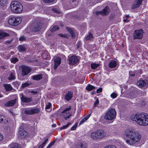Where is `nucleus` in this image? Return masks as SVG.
<instances>
[{
  "instance_id": "obj_1",
  "label": "nucleus",
  "mask_w": 148,
  "mask_h": 148,
  "mask_svg": "<svg viewBox=\"0 0 148 148\" xmlns=\"http://www.w3.org/2000/svg\"><path fill=\"white\" fill-rule=\"evenodd\" d=\"M126 136V141L130 145H133L138 142L141 138V136L138 132L127 130L125 132Z\"/></svg>"
},
{
  "instance_id": "obj_2",
  "label": "nucleus",
  "mask_w": 148,
  "mask_h": 148,
  "mask_svg": "<svg viewBox=\"0 0 148 148\" xmlns=\"http://www.w3.org/2000/svg\"><path fill=\"white\" fill-rule=\"evenodd\" d=\"M131 119L132 121H136L139 125L146 126L148 125V115L145 113L133 114L131 116Z\"/></svg>"
},
{
  "instance_id": "obj_3",
  "label": "nucleus",
  "mask_w": 148,
  "mask_h": 148,
  "mask_svg": "<svg viewBox=\"0 0 148 148\" xmlns=\"http://www.w3.org/2000/svg\"><path fill=\"white\" fill-rule=\"evenodd\" d=\"M10 8L12 11L17 13L21 12L23 9L22 5L21 4L16 1H13L12 2Z\"/></svg>"
},
{
  "instance_id": "obj_4",
  "label": "nucleus",
  "mask_w": 148,
  "mask_h": 148,
  "mask_svg": "<svg viewBox=\"0 0 148 148\" xmlns=\"http://www.w3.org/2000/svg\"><path fill=\"white\" fill-rule=\"evenodd\" d=\"M21 18L14 16L10 17L8 20V23L10 25L16 26L21 22Z\"/></svg>"
},
{
  "instance_id": "obj_5",
  "label": "nucleus",
  "mask_w": 148,
  "mask_h": 148,
  "mask_svg": "<svg viewBox=\"0 0 148 148\" xmlns=\"http://www.w3.org/2000/svg\"><path fill=\"white\" fill-rule=\"evenodd\" d=\"M116 114V112L115 110L113 109H110L106 114L104 119L108 120H112L114 118Z\"/></svg>"
},
{
  "instance_id": "obj_6",
  "label": "nucleus",
  "mask_w": 148,
  "mask_h": 148,
  "mask_svg": "<svg viewBox=\"0 0 148 148\" xmlns=\"http://www.w3.org/2000/svg\"><path fill=\"white\" fill-rule=\"evenodd\" d=\"M20 68L21 70V75L23 76L27 75L32 70L30 68L25 65H22Z\"/></svg>"
},
{
  "instance_id": "obj_7",
  "label": "nucleus",
  "mask_w": 148,
  "mask_h": 148,
  "mask_svg": "<svg viewBox=\"0 0 148 148\" xmlns=\"http://www.w3.org/2000/svg\"><path fill=\"white\" fill-rule=\"evenodd\" d=\"M143 34V31L142 29L135 30L133 34L134 39H142Z\"/></svg>"
},
{
  "instance_id": "obj_8",
  "label": "nucleus",
  "mask_w": 148,
  "mask_h": 148,
  "mask_svg": "<svg viewBox=\"0 0 148 148\" xmlns=\"http://www.w3.org/2000/svg\"><path fill=\"white\" fill-rule=\"evenodd\" d=\"M40 111V109L38 108H28L25 110L24 113L26 114L32 115L38 113Z\"/></svg>"
},
{
  "instance_id": "obj_9",
  "label": "nucleus",
  "mask_w": 148,
  "mask_h": 148,
  "mask_svg": "<svg viewBox=\"0 0 148 148\" xmlns=\"http://www.w3.org/2000/svg\"><path fill=\"white\" fill-rule=\"evenodd\" d=\"M53 60L55 63L53 68L54 70H56L60 64L62 59L59 57L55 56L53 57Z\"/></svg>"
},
{
  "instance_id": "obj_10",
  "label": "nucleus",
  "mask_w": 148,
  "mask_h": 148,
  "mask_svg": "<svg viewBox=\"0 0 148 148\" xmlns=\"http://www.w3.org/2000/svg\"><path fill=\"white\" fill-rule=\"evenodd\" d=\"M19 96L22 101L25 103H28L32 101L31 97H29L24 96L23 93H21Z\"/></svg>"
},
{
  "instance_id": "obj_11",
  "label": "nucleus",
  "mask_w": 148,
  "mask_h": 148,
  "mask_svg": "<svg viewBox=\"0 0 148 148\" xmlns=\"http://www.w3.org/2000/svg\"><path fill=\"white\" fill-rule=\"evenodd\" d=\"M41 27V24L40 22L35 23L33 24L32 29L34 32H37L40 30Z\"/></svg>"
},
{
  "instance_id": "obj_12",
  "label": "nucleus",
  "mask_w": 148,
  "mask_h": 148,
  "mask_svg": "<svg viewBox=\"0 0 148 148\" xmlns=\"http://www.w3.org/2000/svg\"><path fill=\"white\" fill-rule=\"evenodd\" d=\"M69 63L71 65L76 64L79 61V59L76 56H73L70 57L69 59Z\"/></svg>"
},
{
  "instance_id": "obj_13",
  "label": "nucleus",
  "mask_w": 148,
  "mask_h": 148,
  "mask_svg": "<svg viewBox=\"0 0 148 148\" xmlns=\"http://www.w3.org/2000/svg\"><path fill=\"white\" fill-rule=\"evenodd\" d=\"M110 11L109 7L107 6L101 11L97 12V14H101L102 16H106L108 15Z\"/></svg>"
},
{
  "instance_id": "obj_14",
  "label": "nucleus",
  "mask_w": 148,
  "mask_h": 148,
  "mask_svg": "<svg viewBox=\"0 0 148 148\" xmlns=\"http://www.w3.org/2000/svg\"><path fill=\"white\" fill-rule=\"evenodd\" d=\"M143 1V0H136L132 5V9H134L139 7L142 4Z\"/></svg>"
},
{
  "instance_id": "obj_15",
  "label": "nucleus",
  "mask_w": 148,
  "mask_h": 148,
  "mask_svg": "<svg viewBox=\"0 0 148 148\" xmlns=\"http://www.w3.org/2000/svg\"><path fill=\"white\" fill-rule=\"evenodd\" d=\"M147 84V80H140L137 83V85L139 88H142L145 87Z\"/></svg>"
},
{
  "instance_id": "obj_16",
  "label": "nucleus",
  "mask_w": 148,
  "mask_h": 148,
  "mask_svg": "<svg viewBox=\"0 0 148 148\" xmlns=\"http://www.w3.org/2000/svg\"><path fill=\"white\" fill-rule=\"evenodd\" d=\"M96 133L99 139L103 138L105 135L104 131L102 130H99L96 131Z\"/></svg>"
},
{
  "instance_id": "obj_17",
  "label": "nucleus",
  "mask_w": 148,
  "mask_h": 148,
  "mask_svg": "<svg viewBox=\"0 0 148 148\" xmlns=\"http://www.w3.org/2000/svg\"><path fill=\"white\" fill-rule=\"evenodd\" d=\"M16 99H14L7 101L4 104L5 106H12L14 105L16 103Z\"/></svg>"
},
{
  "instance_id": "obj_18",
  "label": "nucleus",
  "mask_w": 148,
  "mask_h": 148,
  "mask_svg": "<svg viewBox=\"0 0 148 148\" xmlns=\"http://www.w3.org/2000/svg\"><path fill=\"white\" fill-rule=\"evenodd\" d=\"M8 122V119L3 115H0V123L6 124Z\"/></svg>"
},
{
  "instance_id": "obj_19",
  "label": "nucleus",
  "mask_w": 148,
  "mask_h": 148,
  "mask_svg": "<svg viewBox=\"0 0 148 148\" xmlns=\"http://www.w3.org/2000/svg\"><path fill=\"white\" fill-rule=\"evenodd\" d=\"M15 73L14 71L12 70L9 73V76L8 78V80H11L15 79Z\"/></svg>"
},
{
  "instance_id": "obj_20",
  "label": "nucleus",
  "mask_w": 148,
  "mask_h": 148,
  "mask_svg": "<svg viewBox=\"0 0 148 148\" xmlns=\"http://www.w3.org/2000/svg\"><path fill=\"white\" fill-rule=\"evenodd\" d=\"M19 134L22 138H25L28 135L27 133L24 129H21L19 130Z\"/></svg>"
},
{
  "instance_id": "obj_21",
  "label": "nucleus",
  "mask_w": 148,
  "mask_h": 148,
  "mask_svg": "<svg viewBox=\"0 0 148 148\" xmlns=\"http://www.w3.org/2000/svg\"><path fill=\"white\" fill-rule=\"evenodd\" d=\"M42 77V74H39L32 76V78L34 80L37 81L41 79Z\"/></svg>"
},
{
  "instance_id": "obj_22",
  "label": "nucleus",
  "mask_w": 148,
  "mask_h": 148,
  "mask_svg": "<svg viewBox=\"0 0 148 148\" xmlns=\"http://www.w3.org/2000/svg\"><path fill=\"white\" fill-rule=\"evenodd\" d=\"M116 65V62L114 60H111L108 64V66L110 68L115 67Z\"/></svg>"
},
{
  "instance_id": "obj_23",
  "label": "nucleus",
  "mask_w": 148,
  "mask_h": 148,
  "mask_svg": "<svg viewBox=\"0 0 148 148\" xmlns=\"http://www.w3.org/2000/svg\"><path fill=\"white\" fill-rule=\"evenodd\" d=\"M72 95L73 93L71 91L68 92L65 95V99L68 101L70 100L72 98Z\"/></svg>"
},
{
  "instance_id": "obj_24",
  "label": "nucleus",
  "mask_w": 148,
  "mask_h": 148,
  "mask_svg": "<svg viewBox=\"0 0 148 148\" xmlns=\"http://www.w3.org/2000/svg\"><path fill=\"white\" fill-rule=\"evenodd\" d=\"M8 34L3 31H0V40L4 38L5 37L9 36Z\"/></svg>"
},
{
  "instance_id": "obj_25",
  "label": "nucleus",
  "mask_w": 148,
  "mask_h": 148,
  "mask_svg": "<svg viewBox=\"0 0 148 148\" xmlns=\"http://www.w3.org/2000/svg\"><path fill=\"white\" fill-rule=\"evenodd\" d=\"M91 138L94 140L99 139L98 137L97 136V134L96 133V131L91 133Z\"/></svg>"
},
{
  "instance_id": "obj_26",
  "label": "nucleus",
  "mask_w": 148,
  "mask_h": 148,
  "mask_svg": "<svg viewBox=\"0 0 148 148\" xmlns=\"http://www.w3.org/2000/svg\"><path fill=\"white\" fill-rule=\"evenodd\" d=\"M10 148H20V145L16 143H11L9 145Z\"/></svg>"
},
{
  "instance_id": "obj_27",
  "label": "nucleus",
  "mask_w": 148,
  "mask_h": 148,
  "mask_svg": "<svg viewBox=\"0 0 148 148\" xmlns=\"http://www.w3.org/2000/svg\"><path fill=\"white\" fill-rule=\"evenodd\" d=\"M4 86L6 91H10L12 90L13 89L12 86L10 84H5L4 85Z\"/></svg>"
},
{
  "instance_id": "obj_28",
  "label": "nucleus",
  "mask_w": 148,
  "mask_h": 148,
  "mask_svg": "<svg viewBox=\"0 0 148 148\" xmlns=\"http://www.w3.org/2000/svg\"><path fill=\"white\" fill-rule=\"evenodd\" d=\"M71 109V106H69V107L66 108L62 112V113L63 114V115L64 114H69V113L68 112V111L70 110Z\"/></svg>"
},
{
  "instance_id": "obj_29",
  "label": "nucleus",
  "mask_w": 148,
  "mask_h": 148,
  "mask_svg": "<svg viewBox=\"0 0 148 148\" xmlns=\"http://www.w3.org/2000/svg\"><path fill=\"white\" fill-rule=\"evenodd\" d=\"M99 64H96L95 63H92L91 64V68L92 69H95L97 67L99 66Z\"/></svg>"
},
{
  "instance_id": "obj_30",
  "label": "nucleus",
  "mask_w": 148,
  "mask_h": 148,
  "mask_svg": "<svg viewBox=\"0 0 148 148\" xmlns=\"http://www.w3.org/2000/svg\"><path fill=\"white\" fill-rule=\"evenodd\" d=\"M75 109H74V112L72 113V112H71V113H70L69 115H67L66 116L65 115H63L65 119L66 120H67L68 119H69L70 118V116H73L74 114H75Z\"/></svg>"
},
{
  "instance_id": "obj_31",
  "label": "nucleus",
  "mask_w": 148,
  "mask_h": 148,
  "mask_svg": "<svg viewBox=\"0 0 148 148\" xmlns=\"http://www.w3.org/2000/svg\"><path fill=\"white\" fill-rule=\"evenodd\" d=\"M93 38L92 34L91 33H89L87 36L85 37V39L86 40H91Z\"/></svg>"
},
{
  "instance_id": "obj_32",
  "label": "nucleus",
  "mask_w": 148,
  "mask_h": 148,
  "mask_svg": "<svg viewBox=\"0 0 148 148\" xmlns=\"http://www.w3.org/2000/svg\"><path fill=\"white\" fill-rule=\"evenodd\" d=\"M86 89L88 90H91L95 89V87L90 84H88L86 87Z\"/></svg>"
},
{
  "instance_id": "obj_33",
  "label": "nucleus",
  "mask_w": 148,
  "mask_h": 148,
  "mask_svg": "<svg viewBox=\"0 0 148 148\" xmlns=\"http://www.w3.org/2000/svg\"><path fill=\"white\" fill-rule=\"evenodd\" d=\"M7 4V0H0V5L1 6H5Z\"/></svg>"
},
{
  "instance_id": "obj_34",
  "label": "nucleus",
  "mask_w": 148,
  "mask_h": 148,
  "mask_svg": "<svg viewBox=\"0 0 148 148\" xmlns=\"http://www.w3.org/2000/svg\"><path fill=\"white\" fill-rule=\"evenodd\" d=\"M59 29V27L58 25H55L54 26L53 28L51 29V32H53L56 31V30H58Z\"/></svg>"
},
{
  "instance_id": "obj_35",
  "label": "nucleus",
  "mask_w": 148,
  "mask_h": 148,
  "mask_svg": "<svg viewBox=\"0 0 148 148\" xmlns=\"http://www.w3.org/2000/svg\"><path fill=\"white\" fill-rule=\"evenodd\" d=\"M71 124L70 123H68L66 125H64L60 128V129L61 130H62L66 129Z\"/></svg>"
},
{
  "instance_id": "obj_36",
  "label": "nucleus",
  "mask_w": 148,
  "mask_h": 148,
  "mask_svg": "<svg viewBox=\"0 0 148 148\" xmlns=\"http://www.w3.org/2000/svg\"><path fill=\"white\" fill-rule=\"evenodd\" d=\"M10 61L12 63L15 64L16 62L18 61V60L17 58L16 57H14L12 58Z\"/></svg>"
},
{
  "instance_id": "obj_37",
  "label": "nucleus",
  "mask_w": 148,
  "mask_h": 148,
  "mask_svg": "<svg viewBox=\"0 0 148 148\" xmlns=\"http://www.w3.org/2000/svg\"><path fill=\"white\" fill-rule=\"evenodd\" d=\"M18 49L19 51L21 52L24 51L25 50V47L22 46H19L18 47Z\"/></svg>"
},
{
  "instance_id": "obj_38",
  "label": "nucleus",
  "mask_w": 148,
  "mask_h": 148,
  "mask_svg": "<svg viewBox=\"0 0 148 148\" xmlns=\"http://www.w3.org/2000/svg\"><path fill=\"white\" fill-rule=\"evenodd\" d=\"M51 106V103L49 102H48L46 104L45 106V109L47 112H49L47 110L49 109L50 108Z\"/></svg>"
},
{
  "instance_id": "obj_39",
  "label": "nucleus",
  "mask_w": 148,
  "mask_h": 148,
  "mask_svg": "<svg viewBox=\"0 0 148 148\" xmlns=\"http://www.w3.org/2000/svg\"><path fill=\"white\" fill-rule=\"evenodd\" d=\"M99 103V99L98 98H97L95 102L94 103V105L93 106V108H94L95 107L97 106L98 105Z\"/></svg>"
},
{
  "instance_id": "obj_40",
  "label": "nucleus",
  "mask_w": 148,
  "mask_h": 148,
  "mask_svg": "<svg viewBox=\"0 0 148 148\" xmlns=\"http://www.w3.org/2000/svg\"><path fill=\"white\" fill-rule=\"evenodd\" d=\"M117 95H118L117 93L115 92H113L110 95V97L114 99L117 97Z\"/></svg>"
},
{
  "instance_id": "obj_41",
  "label": "nucleus",
  "mask_w": 148,
  "mask_h": 148,
  "mask_svg": "<svg viewBox=\"0 0 148 148\" xmlns=\"http://www.w3.org/2000/svg\"><path fill=\"white\" fill-rule=\"evenodd\" d=\"M29 83L27 82H26L22 84L21 87L22 88H24L26 87L29 86Z\"/></svg>"
},
{
  "instance_id": "obj_42",
  "label": "nucleus",
  "mask_w": 148,
  "mask_h": 148,
  "mask_svg": "<svg viewBox=\"0 0 148 148\" xmlns=\"http://www.w3.org/2000/svg\"><path fill=\"white\" fill-rule=\"evenodd\" d=\"M55 142V141H53L49 144L48 146L46 148H50L51 147L54 145Z\"/></svg>"
},
{
  "instance_id": "obj_43",
  "label": "nucleus",
  "mask_w": 148,
  "mask_h": 148,
  "mask_svg": "<svg viewBox=\"0 0 148 148\" xmlns=\"http://www.w3.org/2000/svg\"><path fill=\"white\" fill-rule=\"evenodd\" d=\"M77 123H75V124L71 128V130H75L76 129V128L77 126Z\"/></svg>"
},
{
  "instance_id": "obj_44",
  "label": "nucleus",
  "mask_w": 148,
  "mask_h": 148,
  "mask_svg": "<svg viewBox=\"0 0 148 148\" xmlns=\"http://www.w3.org/2000/svg\"><path fill=\"white\" fill-rule=\"evenodd\" d=\"M104 148H117L116 146L113 145H109L105 147Z\"/></svg>"
},
{
  "instance_id": "obj_45",
  "label": "nucleus",
  "mask_w": 148,
  "mask_h": 148,
  "mask_svg": "<svg viewBox=\"0 0 148 148\" xmlns=\"http://www.w3.org/2000/svg\"><path fill=\"white\" fill-rule=\"evenodd\" d=\"M129 74L130 76H135V72L134 71H130L129 72Z\"/></svg>"
},
{
  "instance_id": "obj_46",
  "label": "nucleus",
  "mask_w": 148,
  "mask_h": 148,
  "mask_svg": "<svg viewBox=\"0 0 148 148\" xmlns=\"http://www.w3.org/2000/svg\"><path fill=\"white\" fill-rule=\"evenodd\" d=\"M54 0H43V1L46 3H49L53 2Z\"/></svg>"
},
{
  "instance_id": "obj_47",
  "label": "nucleus",
  "mask_w": 148,
  "mask_h": 148,
  "mask_svg": "<svg viewBox=\"0 0 148 148\" xmlns=\"http://www.w3.org/2000/svg\"><path fill=\"white\" fill-rule=\"evenodd\" d=\"M79 148H86V146L85 145H84L83 144H81L79 146Z\"/></svg>"
},
{
  "instance_id": "obj_48",
  "label": "nucleus",
  "mask_w": 148,
  "mask_h": 148,
  "mask_svg": "<svg viewBox=\"0 0 148 148\" xmlns=\"http://www.w3.org/2000/svg\"><path fill=\"white\" fill-rule=\"evenodd\" d=\"M30 92L34 95H36L38 93V91L35 90H32Z\"/></svg>"
},
{
  "instance_id": "obj_49",
  "label": "nucleus",
  "mask_w": 148,
  "mask_h": 148,
  "mask_svg": "<svg viewBox=\"0 0 148 148\" xmlns=\"http://www.w3.org/2000/svg\"><path fill=\"white\" fill-rule=\"evenodd\" d=\"M102 88H99L97 90V93H99L102 92Z\"/></svg>"
},
{
  "instance_id": "obj_50",
  "label": "nucleus",
  "mask_w": 148,
  "mask_h": 148,
  "mask_svg": "<svg viewBox=\"0 0 148 148\" xmlns=\"http://www.w3.org/2000/svg\"><path fill=\"white\" fill-rule=\"evenodd\" d=\"M25 38L24 36H21L19 38V40L21 41H23L25 40Z\"/></svg>"
},
{
  "instance_id": "obj_51",
  "label": "nucleus",
  "mask_w": 148,
  "mask_h": 148,
  "mask_svg": "<svg viewBox=\"0 0 148 148\" xmlns=\"http://www.w3.org/2000/svg\"><path fill=\"white\" fill-rule=\"evenodd\" d=\"M91 115L90 114H89L87 115L85 118H84V120L86 121L89 118Z\"/></svg>"
},
{
  "instance_id": "obj_52",
  "label": "nucleus",
  "mask_w": 148,
  "mask_h": 148,
  "mask_svg": "<svg viewBox=\"0 0 148 148\" xmlns=\"http://www.w3.org/2000/svg\"><path fill=\"white\" fill-rule=\"evenodd\" d=\"M70 33L71 34V35L72 37H73L75 36V33H74L73 32V30L72 31H70Z\"/></svg>"
},
{
  "instance_id": "obj_53",
  "label": "nucleus",
  "mask_w": 148,
  "mask_h": 148,
  "mask_svg": "<svg viewBox=\"0 0 148 148\" xmlns=\"http://www.w3.org/2000/svg\"><path fill=\"white\" fill-rule=\"evenodd\" d=\"M53 11L55 12H56V13H59L60 12H59V11L58 10H57V9H53Z\"/></svg>"
},
{
  "instance_id": "obj_54",
  "label": "nucleus",
  "mask_w": 148,
  "mask_h": 148,
  "mask_svg": "<svg viewBox=\"0 0 148 148\" xmlns=\"http://www.w3.org/2000/svg\"><path fill=\"white\" fill-rule=\"evenodd\" d=\"M14 85L17 86V85H19V84L18 83V82L16 81L15 82H14L12 83Z\"/></svg>"
},
{
  "instance_id": "obj_55",
  "label": "nucleus",
  "mask_w": 148,
  "mask_h": 148,
  "mask_svg": "<svg viewBox=\"0 0 148 148\" xmlns=\"http://www.w3.org/2000/svg\"><path fill=\"white\" fill-rule=\"evenodd\" d=\"M3 138V136L0 133V141L2 140Z\"/></svg>"
},
{
  "instance_id": "obj_56",
  "label": "nucleus",
  "mask_w": 148,
  "mask_h": 148,
  "mask_svg": "<svg viewBox=\"0 0 148 148\" xmlns=\"http://www.w3.org/2000/svg\"><path fill=\"white\" fill-rule=\"evenodd\" d=\"M86 121L85 120H84V119H83L81 121H80V123H79V124L80 125H82V124L84 122Z\"/></svg>"
},
{
  "instance_id": "obj_57",
  "label": "nucleus",
  "mask_w": 148,
  "mask_h": 148,
  "mask_svg": "<svg viewBox=\"0 0 148 148\" xmlns=\"http://www.w3.org/2000/svg\"><path fill=\"white\" fill-rule=\"evenodd\" d=\"M62 81L63 82H64V84H66V83L68 82V81H67V79H63Z\"/></svg>"
},
{
  "instance_id": "obj_58",
  "label": "nucleus",
  "mask_w": 148,
  "mask_h": 148,
  "mask_svg": "<svg viewBox=\"0 0 148 148\" xmlns=\"http://www.w3.org/2000/svg\"><path fill=\"white\" fill-rule=\"evenodd\" d=\"M45 145L42 143V144L40 145L38 148H42Z\"/></svg>"
},
{
  "instance_id": "obj_59",
  "label": "nucleus",
  "mask_w": 148,
  "mask_h": 148,
  "mask_svg": "<svg viewBox=\"0 0 148 148\" xmlns=\"http://www.w3.org/2000/svg\"><path fill=\"white\" fill-rule=\"evenodd\" d=\"M48 141V139L46 138L44 142L43 143V144H44L45 145L46 144V143H47V142Z\"/></svg>"
},
{
  "instance_id": "obj_60",
  "label": "nucleus",
  "mask_w": 148,
  "mask_h": 148,
  "mask_svg": "<svg viewBox=\"0 0 148 148\" xmlns=\"http://www.w3.org/2000/svg\"><path fill=\"white\" fill-rule=\"evenodd\" d=\"M123 21L124 22H128L129 21V20L127 18H126L125 19H124L123 20Z\"/></svg>"
},
{
  "instance_id": "obj_61",
  "label": "nucleus",
  "mask_w": 148,
  "mask_h": 148,
  "mask_svg": "<svg viewBox=\"0 0 148 148\" xmlns=\"http://www.w3.org/2000/svg\"><path fill=\"white\" fill-rule=\"evenodd\" d=\"M67 30L70 32V31H72V29L69 27H67L66 28Z\"/></svg>"
},
{
  "instance_id": "obj_62",
  "label": "nucleus",
  "mask_w": 148,
  "mask_h": 148,
  "mask_svg": "<svg viewBox=\"0 0 148 148\" xmlns=\"http://www.w3.org/2000/svg\"><path fill=\"white\" fill-rule=\"evenodd\" d=\"M52 127H56V124H53L52 125Z\"/></svg>"
},
{
  "instance_id": "obj_63",
  "label": "nucleus",
  "mask_w": 148,
  "mask_h": 148,
  "mask_svg": "<svg viewBox=\"0 0 148 148\" xmlns=\"http://www.w3.org/2000/svg\"><path fill=\"white\" fill-rule=\"evenodd\" d=\"M1 68L3 69H6V68L4 66H1Z\"/></svg>"
},
{
  "instance_id": "obj_64",
  "label": "nucleus",
  "mask_w": 148,
  "mask_h": 148,
  "mask_svg": "<svg viewBox=\"0 0 148 148\" xmlns=\"http://www.w3.org/2000/svg\"><path fill=\"white\" fill-rule=\"evenodd\" d=\"M129 17V15H126V16H125V17L126 18H127L128 17Z\"/></svg>"
}]
</instances>
